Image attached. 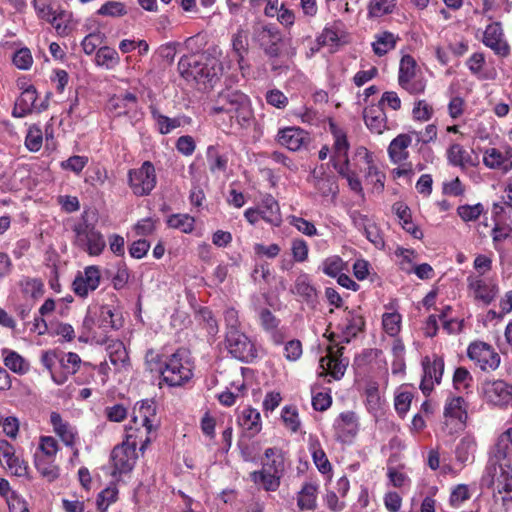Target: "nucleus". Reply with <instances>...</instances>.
I'll return each mask as SVG.
<instances>
[{"label": "nucleus", "instance_id": "obj_1", "mask_svg": "<svg viewBox=\"0 0 512 512\" xmlns=\"http://www.w3.org/2000/svg\"><path fill=\"white\" fill-rule=\"evenodd\" d=\"M233 67L229 56L222 57L218 48L209 49L202 54L185 55L178 62V71L186 80H194L203 85L212 86L225 70Z\"/></svg>", "mask_w": 512, "mask_h": 512}, {"label": "nucleus", "instance_id": "obj_2", "mask_svg": "<svg viewBox=\"0 0 512 512\" xmlns=\"http://www.w3.org/2000/svg\"><path fill=\"white\" fill-rule=\"evenodd\" d=\"M509 446L512 451V428L498 438L481 478L482 486L493 488L499 494H505L502 497L503 501L512 500V467L506 461Z\"/></svg>", "mask_w": 512, "mask_h": 512}, {"label": "nucleus", "instance_id": "obj_3", "mask_svg": "<svg viewBox=\"0 0 512 512\" xmlns=\"http://www.w3.org/2000/svg\"><path fill=\"white\" fill-rule=\"evenodd\" d=\"M145 365L150 372H157L161 379L170 387L186 384L193 377L194 365L190 352L180 348L165 359L154 350H148L145 355Z\"/></svg>", "mask_w": 512, "mask_h": 512}, {"label": "nucleus", "instance_id": "obj_4", "mask_svg": "<svg viewBox=\"0 0 512 512\" xmlns=\"http://www.w3.org/2000/svg\"><path fill=\"white\" fill-rule=\"evenodd\" d=\"M227 115L241 127H249L254 113L249 97L240 90L225 88L209 103V115Z\"/></svg>", "mask_w": 512, "mask_h": 512}, {"label": "nucleus", "instance_id": "obj_5", "mask_svg": "<svg viewBox=\"0 0 512 512\" xmlns=\"http://www.w3.org/2000/svg\"><path fill=\"white\" fill-rule=\"evenodd\" d=\"M261 464L260 470L250 473V480L266 492H275L285 473L284 452L277 447L267 448Z\"/></svg>", "mask_w": 512, "mask_h": 512}, {"label": "nucleus", "instance_id": "obj_6", "mask_svg": "<svg viewBox=\"0 0 512 512\" xmlns=\"http://www.w3.org/2000/svg\"><path fill=\"white\" fill-rule=\"evenodd\" d=\"M132 425L127 433L139 435L140 449L143 450L150 442L149 434L156 429V406L153 400H142L135 404L132 413Z\"/></svg>", "mask_w": 512, "mask_h": 512}, {"label": "nucleus", "instance_id": "obj_7", "mask_svg": "<svg viewBox=\"0 0 512 512\" xmlns=\"http://www.w3.org/2000/svg\"><path fill=\"white\" fill-rule=\"evenodd\" d=\"M72 231L74 233V245L90 256H98L105 249V239L95 225L88 222L87 212L81 215L80 221L74 224Z\"/></svg>", "mask_w": 512, "mask_h": 512}, {"label": "nucleus", "instance_id": "obj_8", "mask_svg": "<svg viewBox=\"0 0 512 512\" xmlns=\"http://www.w3.org/2000/svg\"><path fill=\"white\" fill-rule=\"evenodd\" d=\"M138 443H140L139 435L129 432L126 435V440L114 447L111 453L114 468L112 475L114 477L128 473L133 469L137 458L136 447Z\"/></svg>", "mask_w": 512, "mask_h": 512}, {"label": "nucleus", "instance_id": "obj_9", "mask_svg": "<svg viewBox=\"0 0 512 512\" xmlns=\"http://www.w3.org/2000/svg\"><path fill=\"white\" fill-rule=\"evenodd\" d=\"M224 343L228 352L240 361L249 362L257 357L254 344L240 330L226 332Z\"/></svg>", "mask_w": 512, "mask_h": 512}, {"label": "nucleus", "instance_id": "obj_10", "mask_svg": "<svg viewBox=\"0 0 512 512\" xmlns=\"http://www.w3.org/2000/svg\"><path fill=\"white\" fill-rule=\"evenodd\" d=\"M128 178L129 185L135 195H148L156 185L154 165L150 161H145L140 168L130 170Z\"/></svg>", "mask_w": 512, "mask_h": 512}, {"label": "nucleus", "instance_id": "obj_11", "mask_svg": "<svg viewBox=\"0 0 512 512\" xmlns=\"http://www.w3.org/2000/svg\"><path fill=\"white\" fill-rule=\"evenodd\" d=\"M484 400L493 406L504 407L512 403V385L504 380H487L482 383Z\"/></svg>", "mask_w": 512, "mask_h": 512}, {"label": "nucleus", "instance_id": "obj_12", "mask_svg": "<svg viewBox=\"0 0 512 512\" xmlns=\"http://www.w3.org/2000/svg\"><path fill=\"white\" fill-rule=\"evenodd\" d=\"M423 377L420 384V389L425 395H429L434 385L441 383L444 373V359L442 356L433 354L432 357L426 356L422 360Z\"/></svg>", "mask_w": 512, "mask_h": 512}, {"label": "nucleus", "instance_id": "obj_13", "mask_svg": "<svg viewBox=\"0 0 512 512\" xmlns=\"http://www.w3.org/2000/svg\"><path fill=\"white\" fill-rule=\"evenodd\" d=\"M467 354L483 371L495 370L499 367V354L485 342L470 344Z\"/></svg>", "mask_w": 512, "mask_h": 512}, {"label": "nucleus", "instance_id": "obj_14", "mask_svg": "<svg viewBox=\"0 0 512 512\" xmlns=\"http://www.w3.org/2000/svg\"><path fill=\"white\" fill-rule=\"evenodd\" d=\"M100 282V268L90 265L85 267L83 271H78L72 283V288L78 297L86 298L90 292L95 291L99 287Z\"/></svg>", "mask_w": 512, "mask_h": 512}, {"label": "nucleus", "instance_id": "obj_15", "mask_svg": "<svg viewBox=\"0 0 512 512\" xmlns=\"http://www.w3.org/2000/svg\"><path fill=\"white\" fill-rule=\"evenodd\" d=\"M343 349L328 347V354L319 361L321 374L330 375L335 380H340L344 376L349 360L342 357Z\"/></svg>", "mask_w": 512, "mask_h": 512}, {"label": "nucleus", "instance_id": "obj_16", "mask_svg": "<svg viewBox=\"0 0 512 512\" xmlns=\"http://www.w3.org/2000/svg\"><path fill=\"white\" fill-rule=\"evenodd\" d=\"M467 288L475 300L486 305L490 304L498 293L497 285L486 281L480 275H469L467 277Z\"/></svg>", "mask_w": 512, "mask_h": 512}, {"label": "nucleus", "instance_id": "obj_17", "mask_svg": "<svg viewBox=\"0 0 512 512\" xmlns=\"http://www.w3.org/2000/svg\"><path fill=\"white\" fill-rule=\"evenodd\" d=\"M107 108L116 117L129 116L135 118L138 109L137 96L131 92L114 95L108 100Z\"/></svg>", "mask_w": 512, "mask_h": 512}, {"label": "nucleus", "instance_id": "obj_18", "mask_svg": "<svg viewBox=\"0 0 512 512\" xmlns=\"http://www.w3.org/2000/svg\"><path fill=\"white\" fill-rule=\"evenodd\" d=\"M482 42L498 56L505 57L510 53L500 22H493L486 26Z\"/></svg>", "mask_w": 512, "mask_h": 512}, {"label": "nucleus", "instance_id": "obj_19", "mask_svg": "<svg viewBox=\"0 0 512 512\" xmlns=\"http://www.w3.org/2000/svg\"><path fill=\"white\" fill-rule=\"evenodd\" d=\"M483 163L490 169L508 172L512 169V148H488L484 152Z\"/></svg>", "mask_w": 512, "mask_h": 512}, {"label": "nucleus", "instance_id": "obj_20", "mask_svg": "<svg viewBox=\"0 0 512 512\" xmlns=\"http://www.w3.org/2000/svg\"><path fill=\"white\" fill-rule=\"evenodd\" d=\"M337 439L347 442L354 438L359 430L358 417L353 411H345L339 414L334 422Z\"/></svg>", "mask_w": 512, "mask_h": 512}, {"label": "nucleus", "instance_id": "obj_21", "mask_svg": "<svg viewBox=\"0 0 512 512\" xmlns=\"http://www.w3.org/2000/svg\"><path fill=\"white\" fill-rule=\"evenodd\" d=\"M50 423L53 427L55 434L61 439V441L70 448L74 449V456L78 455V449L75 448L77 442V430L74 426L64 421L58 412H52L50 414Z\"/></svg>", "mask_w": 512, "mask_h": 512}, {"label": "nucleus", "instance_id": "obj_22", "mask_svg": "<svg viewBox=\"0 0 512 512\" xmlns=\"http://www.w3.org/2000/svg\"><path fill=\"white\" fill-rule=\"evenodd\" d=\"M113 317L114 313L110 306H95L88 309L83 325L88 329H92L93 326L103 329L114 328Z\"/></svg>", "mask_w": 512, "mask_h": 512}, {"label": "nucleus", "instance_id": "obj_23", "mask_svg": "<svg viewBox=\"0 0 512 512\" xmlns=\"http://www.w3.org/2000/svg\"><path fill=\"white\" fill-rule=\"evenodd\" d=\"M308 140V133L298 127H286L277 135L278 143L291 151L299 150Z\"/></svg>", "mask_w": 512, "mask_h": 512}, {"label": "nucleus", "instance_id": "obj_24", "mask_svg": "<svg viewBox=\"0 0 512 512\" xmlns=\"http://www.w3.org/2000/svg\"><path fill=\"white\" fill-rule=\"evenodd\" d=\"M412 143L410 134L401 133L397 135L389 144L387 152L390 161L393 164H401L409 158L408 148Z\"/></svg>", "mask_w": 512, "mask_h": 512}, {"label": "nucleus", "instance_id": "obj_25", "mask_svg": "<svg viewBox=\"0 0 512 512\" xmlns=\"http://www.w3.org/2000/svg\"><path fill=\"white\" fill-rule=\"evenodd\" d=\"M363 118L372 133L382 134L387 129V116L383 107L378 104L366 107Z\"/></svg>", "mask_w": 512, "mask_h": 512}, {"label": "nucleus", "instance_id": "obj_26", "mask_svg": "<svg viewBox=\"0 0 512 512\" xmlns=\"http://www.w3.org/2000/svg\"><path fill=\"white\" fill-rule=\"evenodd\" d=\"M444 417L446 421H457L460 428L464 427L468 418L467 404L460 396L449 397L444 406Z\"/></svg>", "mask_w": 512, "mask_h": 512}, {"label": "nucleus", "instance_id": "obj_27", "mask_svg": "<svg viewBox=\"0 0 512 512\" xmlns=\"http://www.w3.org/2000/svg\"><path fill=\"white\" fill-rule=\"evenodd\" d=\"M153 120L155 121L158 131L163 134H169L174 129L189 124L191 119L186 116H178L175 118H169L159 112L155 105L149 106Z\"/></svg>", "mask_w": 512, "mask_h": 512}, {"label": "nucleus", "instance_id": "obj_28", "mask_svg": "<svg viewBox=\"0 0 512 512\" xmlns=\"http://www.w3.org/2000/svg\"><path fill=\"white\" fill-rule=\"evenodd\" d=\"M363 318L353 311H347L339 324L341 329V341L349 343L363 328Z\"/></svg>", "mask_w": 512, "mask_h": 512}, {"label": "nucleus", "instance_id": "obj_29", "mask_svg": "<svg viewBox=\"0 0 512 512\" xmlns=\"http://www.w3.org/2000/svg\"><path fill=\"white\" fill-rule=\"evenodd\" d=\"M259 212L261 214V219L266 221L267 223L278 227L282 222L280 207L276 199L270 195H265L261 203L258 206Z\"/></svg>", "mask_w": 512, "mask_h": 512}, {"label": "nucleus", "instance_id": "obj_30", "mask_svg": "<svg viewBox=\"0 0 512 512\" xmlns=\"http://www.w3.org/2000/svg\"><path fill=\"white\" fill-rule=\"evenodd\" d=\"M36 100L37 91L33 86H29L16 100L13 115L16 117H24L34 110L39 112L41 109L36 106Z\"/></svg>", "mask_w": 512, "mask_h": 512}, {"label": "nucleus", "instance_id": "obj_31", "mask_svg": "<svg viewBox=\"0 0 512 512\" xmlns=\"http://www.w3.org/2000/svg\"><path fill=\"white\" fill-rule=\"evenodd\" d=\"M232 53L241 71L245 69V56L248 54V32L238 29L231 37Z\"/></svg>", "mask_w": 512, "mask_h": 512}, {"label": "nucleus", "instance_id": "obj_32", "mask_svg": "<svg viewBox=\"0 0 512 512\" xmlns=\"http://www.w3.org/2000/svg\"><path fill=\"white\" fill-rule=\"evenodd\" d=\"M109 360L115 366V370L120 372L129 366V356L123 342L112 340L107 346Z\"/></svg>", "mask_w": 512, "mask_h": 512}, {"label": "nucleus", "instance_id": "obj_33", "mask_svg": "<svg viewBox=\"0 0 512 512\" xmlns=\"http://www.w3.org/2000/svg\"><path fill=\"white\" fill-rule=\"evenodd\" d=\"M59 350H47L41 354V363L49 371L52 381L57 385L65 383V376L59 373Z\"/></svg>", "mask_w": 512, "mask_h": 512}, {"label": "nucleus", "instance_id": "obj_34", "mask_svg": "<svg viewBox=\"0 0 512 512\" xmlns=\"http://www.w3.org/2000/svg\"><path fill=\"white\" fill-rule=\"evenodd\" d=\"M239 425L249 433L250 437L258 434L262 428L261 416L258 410L247 407L244 408L238 416Z\"/></svg>", "mask_w": 512, "mask_h": 512}, {"label": "nucleus", "instance_id": "obj_35", "mask_svg": "<svg viewBox=\"0 0 512 512\" xmlns=\"http://www.w3.org/2000/svg\"><path fill=\"white\" fill-rule=\"evenodd\" d=\"M292 293L300 296L308 304H313L317 298L316 288L312 285L310 276L306 273H300L297 276Z\"/></svg>", "mask_w": 512, "mask_h": 512}, {"label": "nucleus", "instance_id": "obj_36", "mask_svg": "<svg viewBox=\"0 0 512 512\" xmlns=\"http://www.w3.org/2000/svg\"><path fill=\"white\" fill-rule=\"evenodd\" d=\"M399 39V36L393 34L392 32H379L375 34L374 41L372 42L373 52L379 57L384 56L395 48Z\"/></svg>", "mask_w": 512, "mask_h": 512}, {"label": "nucleus", "instance_id": "obj_37", "mask_svg": "<svg viewBox=\"0 0 512 512\" xmlns=\"http://www.w3.org/2000/svg\"><path fill=\"white\" fill-rule=\"evenodd\" d=\"M318 486L312 482L303 484L297 495V506L300 510H314L317 506Z\"/></svg>", "mask_w": 512, "mask_h": 512}, {"label": "nucleus", "instance_id": "obj_38", "mask_svg": "<svg viewBox=\"0 0 512 512\" xmlns=\"http://www.w3.org/2000/svg\"><path fill=\"white\" fill-rule=\"evenodd\" d=\"M477 443L472 435L463 436L455 448V456L458 462L465 464L474 460Z\"/></svg>", "mask_w": 512, "mask_h": 512}, {"label": "nucleus", "instance_id": "obj_39", "mask_svg": "<svg viewBox=\"0 0 512 512\" xmlns=\"http://www.w3.org/2000/svg\"><path fill=\"white\" fill-rule=\"evenodd\" d=\"M447 159L451 165L462 169L475 165L469 152L460 144H452L449 147Z\"/></svg>", "mask_w": 512, "mask_h": 512}, {"label": "nucleus", "instance_id": "obj_40", "mask_svg": "<svg viewBox=\"0 0 512 512\" xmlns=\"http://www.w3.org/2000/svg\"><path fill=\"white\" fill-rule=\"evenodd\" d=\"M47 22L53 26L60 36H67L73 29L72 15L65 10H56Z\"/></svg>", "mask_w": 512, "mask_h": 512}, {"label": "nucleus", "instance_id": "obj_41", "mask_svg": "<svg viewBox=\"0 0 512 512\" xmlns=\"http://www.w3.org/2000/svg\"><path fill=\"white\" fill-rule=\"evenodd\" d=\"M330 132L333 136V157H346L350 149L347 133L334 123H330Z\"/></svg>", "mask_w": 512, "mask_h": 512}, {"label": "nucleus", "instance_id": "obj_42", "mask_svg": "<svg viewBox=\"0 0 512 512\" xmlns=\"http://www.w3.org/2000/svg\"><path fill=\"white\" fill-rule=\"evenodd\" d=\"M82 364L81 358L74 352H60L59 373L65 376V382L68 377L75 374Z\"/></svg>", "mask_w": 512, "mask_h": 512}, {"label": "nucleus", "instance_id": "obj_43", "mask_svg": "<svg viewBox=\"0 0 512 512\" xmlns=\"http://www.w3.org/2000/svg\"><path fill=\"white\" fill-rule=\"evenodd\" d=\"M309 451L312 455L313 462L321 473L325 474L331 470V464L317 438H309Z\"/></svg>", "mask_w": 512, "mask_h": 512}, {"label": "nucleus", "instance_id": "obj_44", "mask_svg": "<svg viewBox=\"0 0 512 512\" xmlns=\"http://www.w3.org/2000/svg\"><path fill=\"white\" fill-rule=\"evenodd\" d=\"M34 464L38 473L48 482L55 481L60 475V469L55 464V459L34 456Z\"/></svg>", "mask_w": 512, "mask_h": 512}, {"label": "nucleus", "instance_id": "obj_45", "mask_svg": "<svg viewBox=\"0 0 512 512\" xmlns=\"http://www.w3.org/2000/svg\"><path fill=\"white\" fill-rule=\"evenodd\" d=\"M95 61L98 66L111 70L119 64L120 58L114 48L103 46L96 52Z\"/></svg>", "mask_w": 512, "mask_h": 512}, {"label": "nucleus", "instance_id": "obj_46", "mask_svg": "<svg viewBox=\"0 0 512 512\" xmlns=\"http://www.w3.org/2000/svg\"><path fill=\"white\" fill-rule=\"evenodd\" d=\"M166 222L170 228L178 229L186 234L191 233L195 227V219L189 214H172L168 217Z\"/></svg>", "mask_w": 512, "mask_h": 512}, {"label": "nucleus", "instance_id": "obj_47", "mask_svg": "<svg viewBox=\"0 0 512 512\" xmlns=\"http://www.w3.org/2000/svg\"><path fill=\"white\" fill-rule=\"evenodd\" d=\"M59 450L57 440L52 436H41L39 445L35 452V457H43L47 459H55Z\"/></svg>", "mask_w": 512, "mask_h": 512}, {"label": "nucleus", "instance_id": "obj_48", "mask_svg": "<svg viewBox=\"0 0 512 512\" xmlns=\"http://www.w3.org/2000/svg\"><path fill=\"white\" fill-rule=\"evenodd\" d=\"M4 364L11 371L24 374L29 369L28 362L15 351H4Z\"/></svg>", "mask_w": 512, "mask_h": 512}, {"label": "nucleus", "instance_id": "obj_49", "mask_svg": "<svg viewBox=\"0 0 512 512\" xmlns=\"http://www.w3.org/2000/svg\"><path fill=\"white\" fill-rule=\"evenodd\" d=\"M254 40L265 47L272 41H280V34L274 27L259 25L254 29Z\"/></svg>", "mask_w": 512, "mask_h": 512}, {"label": "nucleus", "instance_id": "obj_50", "mask_svg": "<svg viewBox=\"0 0 512 512\" xmlns=\"http://www.w3.org/2000/svg\"><path fill=\"white\" fill-rule=\"evenodd\" d=\"M397 0H371L368 5V16L382 17L393 12Z\"/></svg>", "mask_w": 512, "mask_h": 512}, {"label": "nucleus", "instance_id": "obj_51", "mask_svg": "<svg viewBox=\"0 0 512 512\" xmlns=\"http://www.w3.org/2000/svg\"><path fill=\"white\" fill-rule=\"evenodd\" d=\"M209 170L212 173L223 172L227 167V158L220 155L216 146H209L206 151Z\"/></svg>", "mask_w": 512, "mask_h": 512}, {"label": "nucleus", "instance_id": "obj_52", "mask_svg": "<svg viewBox=\"0 0 512 512\" xmlns=\"http://www.w3.org/2000/svg\"><path fill=\"white\" fill-rule=\"evenodd\" d=\"M127 14V9L124 3L114 0L105 2L97 11L96 15L105 17H123Z\"/></svg>", "mask_w": 512, "mask_h": 512}, {"label": "nucleus", "instance_id": "obj_53", "mask_svg": "<svg viewBox=\"0 0 512 512\" xmlns=\"http://www.w3.org/2000/svg\"><path fill=\"white\" fill-rule=\"evenodd\" d=\"M417 63L411 55H404L399 63L398 83L416 76Z\"/></svg>", "mask_w": 512, "mask_h": 512}, {"label": "nucleus", "instance_id": "obj_54", "mask_svg": "<svg viewBox=\"0 0 512 512\" xmlns=\"http://www.w3.org/2000/svg\"><path fill=\"white\" fill-rule=\"evenodd\" d=\"M401 315L398 312L384 313L382 316L383 329L390 336H396L401 328Z\"/></svg>", "mask_w": 512, "mask_h": 512}, {"label": "nucleus", "instance_id": "obj_55", "mask_svg": "<svg viewBox=\"0 0 512 512\" xmlns=\"http://www.w3.org/2000/svg\"><path fill=\"white\" fill-rule=\"evenodd\" d=\"M118 496V490L115 486H109L98 494L97 497V509L99 512H106L108 507L116 502Z\"/></svg>", "mask_w": 512, "mask_h": 512}, {"label": "nucleus", "instance_id": "obj_56", "mask_svg": "<svg viewBox=\"0 0 512 512\" xmlns=\"http://www.w3.org/2000/svg\"><path fill=\"white\" fill-rule=\"evenodd\" d=\"M345 268V262L336 255L326 258L322 264L323 273L330 277H337Z\"/></svg>", "mask_w": 512, "mask_h": 512}, {"label": "nucleus", "instance_id": "obj_57", "mask_svg": "<svg viewBox=\"0 0 512 512\" xmlns=\"http://www.w3.org/2000/svg\"><path fill=\"white\" fill-rule=\"evenodd\" d=\"M365 177L373 185V188L376 191H383L385 175L378 169L374 162L367 165L365 170Z\"/></svg>", "mask_w": 512, "mask_h": 512}, {"label": "nucleus", "instance_id": "obj_58", "mask_svg": "<svg viewBox=\"0 0 512 512\" xmlns=\"http://www.w3.org/2000/svg\"><path fill=\"white\" fill-rule=\"evenodd\" d=\"M433 107L426 100H417L412 109V116L415 121L426 122L433 116Z\"/></svg>", "mask_w": 512, "mask_h": 512}, {"label": "nucleus", "instance_id": "obj_59", "mask_svg": "<svg viewBox=\"0 0 512 512\" xmlns=\"http://www.w3.org/2000/svg\"><path fill=\"white\" fill-rule=\"evenodd\" d=\"M288 222L291 226L295 227L300 233L306 236L312 237L318 234L315 225L302 217L291 215L288 217Z\"/></svg>", "mask_w": 512, "mask_h": 512}, {"label": "nucleus", "instance_id": "obj_60", "mask_svg": "<svg viewBox=\"0 0 512 512\" xmlns=\"http://www.w3.org/2000/svg\"><path fill=\"white\" fill-rule=\"evenodd\" d=\"M483 212L484 206L481 203L461 205L457 208V214L464 222L477 220Z\"/></svg>", "mask_w": 512, "mask_h": 512}, {"label": "nucleus", "instance_id": "obj_61", "mask_svg": "<svg viewBox=\"0 0 512 512\" xmlns=\"http://www.w3.org/2000/svg\"><path fill=\"white\" fill-rule=\"evenodd\" d=\"M473 382V377L470 372L464 367H458L453 375V385L458 391H464L470 388Z\"/></svg>", "mask_w": 512, "mask_h": 512}, {"label": "nucleus", "instance_id": "obj_62", "mask_svg": "<svg viewBox=\"0 0 512 512\" xmlns=\"http://www.w3.org/2000/svg\"><path fill=\"white\" fill-rule=\"evenodd\" d=\"M22 291L33 299L41 297L44 293V285L38 279L26 278L21 281Z\"/></svg>", "mask_w": 512, "mask_h": 512}, {"label": "nucleus", "instance_id": "obj_63", "mask_svg": "<svg viewBox=\"0 0 512 512\" xmlns=\"http://www.w3.org/2000/svg\"><path fill=\"white\" fill-rule=\"evenodd\" d=\"M291 253L294 261L302 263L308 259L309 246L302 238H295L291 242Z\"/></svg>", "mask_w": 512, "mask_h": 512}, {"label": "nucleus", "instance_id": "obj_64", "mask_svg": "<svg viewBox=\"0 0 512 512\" xmlns=\"http://www.w3.org/2000/svg\"><path fill=\"white\" fill-rule=\"evenodd\" d=\"M401 88L409 94L418 95L424 93L426 89V80L423 77H413L398 83Z\"/></svg>", "mask_w": 512, "mask_h": 512}]
</instances>
